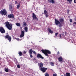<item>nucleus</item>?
Returning a JSON list of instances; mask_svg holds the SVG:
<instances>
[{
    "mask_svg": "<svg viewBox=\"0 0 76 76\" xmlns=\"http://www.w3.org/2000/svg\"><path fill=\"white\" fill-rule=\"evenodd\" d=\"M58 60L59 61H62L63 60V58H62L61 57H60L58 58Z\"/></svg>",
    "mask_w": 76,
    "mask_h": 76,
    "instance_id": "obj_14",
    "label": "nucleus"
},
{
    "mask_svg": "<svg viewBox=\"0 0 76 76\" xmlns=\"http://www.w3.org/2000/svg\"><path fill=\"white\" fill-rule=\"evenodd\" d=\"M58 54H59V52H58Z\"/></svg>",
    "mask_w": 76,
    "mask_h": 76,
    "instance_id": "obj_48",
    "label": "nucleus"
},
{
    "mask_svg": "<svg viewBox=\"0 0 76 76\" xmlns=\"http://www.w3.org/2000/svg\"><path fill=\"white\" fill-rule=\"evenodd\" d=\"M17 67H18V68L19 69L20 67V65H17Z\"/></svg>",
    "mask_w": 76,
    "mask_h": 76,
    "instance_id": "obj_31",
    "label": "nucleus"
},
{
    "mask_svg": "<svg viewBox=\"0 0 76 76\" xmlns=\"http://www.w3.org/2000/svg\"><path fill=\"white\" fill-rule=\"evenodd\" d=\"M4 70L6 72H9V69L7 68H5Z\"/></svg>",
    "mask_w": 76,
    "mask_h": 76,
    "instance_id": "obj_19",
    "label": "nucleus"
},
{
    "mask_svg": "<svg viewBox=\"0 0 76 76\" xmlns=\"http://www.w3.org/2000/svg\"><path fill=\"white\" fill-rule=\"evenodd\" d=\"M18 54H19L20 56H21L22 55V53L21 52H19L18 53Z\"/></svg>",
    "mask_w": 76,
    "mask_h": 76,
    "instance_id": "obj_23",
    "label": "nucleus"
},
{
    "mask_svg": "<svg viewBox=\"0 0 76 76\" xmlns=\"http://www.w3.org/2000/svg\"><path fill=\"white\" fill-rule=\"evenodd\" d=\"M0 31L1 33L3 34L5 33V30L3 27L0 28Z\"/></svg>",
    "mask_w": 76,
    "mask_h": 76,
    "instance_id": "obj_4",
    "label": "nucleus"
},
{
    "mask_svg": "<svg viewBox=\"0 0 76 76\" xmlns=\"http://www.w3.org/2000/svg\"><path fill=\"white\" fill-rule=\"evenodd\" d=\"M67 11L68 12H69V10H68Z\"/></svg>",
    "mask_w": 76,
    "mask_h": 76,
    "instance_id": "obj_46",
    "label": "nucleus"
},
{
    "mask_svg": "<svg viewBox=\"0 0 76 76\" xmlns=\"http://www.w3.org/2000/svg\"><path fill=\"white\" fill-rule=\"evenodd\" d=\"M70 22H72V19H70L69 20Z\"/></svg>",
    "mask_w": 76,
    "mask_h": 76,
    "instance_id": "obj_38",
    "label": "nucleus"
},
{
    "mask_svg": "<svg viewBox=\"0 0 76 76\" xmlns=\"http://www.w3.org/2000/svg\"><path fill=\"white\" fill-rule=\"evenodd\" d=\"M64 76H67V75H66V74H64Z\"/></svg>",
    "mask_w": 76,
    "mask_h": 76,
    "instance_id": "obj_45",
    "label": "nucleus"
},
{
    "mask_svg": "<svg viewBox=\"0 0 76 76\" xmlns=\"http://www.w3.org/2000/svg\"><path fill=\"white\" fill-rule=\"evenodd\" d=\"M67 0V1H69V2L70 4H71V2H72V0Z\"/></svg>",
    "mask_w": 76,
    "mask_h": 76,
    "instance_id": "obj_25",
    "label": "nucleus"
},
{
    "mask_svg": "<svg viewBox=\"0 0 76 76\" xmlns=\"http://www.w3.org/2000/svg\"><path fill=\"white\" fill-rule=\"evenodd\" d=\"M72 43H73V42H72Z\"/></svg>",
    "mask_w": 76,
    "mask_h": 76,
    "instance_id": "obj_49",
    "label": "nucleus"
},
{
    "mask_svg": "<svg viewBox=\"0 0 76 76\" xmlns=\"http://www.w3.org/2000/svg\"><path fill=\"white\" fill-rule=\"evenodd\" d=\"M15 39H16V40H17L18 41H21L22 40V39H19V38H15Z\"/></svg>",
    "mask_w": 76,
    "mask_h": 76,
    "instance_id": "obj_20",
    "label": "nucleus"
},
{
    "mask_svg": "<svg viewBox=\"0 0 76 76\" xmlns=\"http://www.w3.org/2000/svg\"><path fill=\"white\" fill-rule=\"evenodd\" d=\"M37 57L38 58H42V59H44V58L40 54H39L37 55Z\"/></svg>",
    "mask_w": 76,
    "mask_h": 76,
    "instance_id": "obj_8",
    "label": "nucleus"
},
{
    "mask_svg": "<svg viewBox=\"0 0 76 76\" xmlns=\"http://www.w3.org/2000/svg\"><path fill=\"white\" fill-rule=\"evenodd\" d=\"M26 26V23L25 22H24L23 23V26Z\"/></svg>",
    "mask_w": 76,
    "mask_h": 76,
    "instance_id": "obj_17",
    "label": "nucleus"
},
{
    "mask_svg": "<svg viewBox=\"0 0 76 76\" xmlns=\"http://www.w3.org/2000/svg\"><path fill=\"white\" fill-rule=\"evenodd\" d=\"M23 53H24V54H26V52L24 51H23Z\"/></svg>",
    "mask_w": 76,
    "mask_h": 76,
    "instance_id": "obj_39",
    "label": "nucleus"
},
{
    "mask_svg": "<svg viewBox=\"0 0 76 76\" xmlns=\"http://www.w3.org/2000/svg\"><path fill=\"white\" fill-rule=\"evenodd\" d=\"M53 76H57V74H53Z\"/></svg>",
    "mask_w": 76,
    "mask_h": 76,
    "instance_id": "obj_35",
    "label": "nucleus"
},
{
    "mask_svg": "<svg viewBox=\"0 0 76 76\" xmlns=\"http://www.w3.org/2000/svg\"><path fill=\"white\" fill-rule=\"evenodd\" d=\"M75 20L76 21V18H75Z\"/></svg>",
    "mask_w": 76,
    "mask_h": 76,
    "instance_id": "obj_47",
    "label": "nucleus"
},
{
    "mask_svg": "<svg viewBox=\"0 0 76 76\" xmlns=\"http://www.w3.org/2000/svg\"><path fill=\"white\" fill-rule=\"evenodd\" d=\"M5 26L9 29V30H11L12 29V25L10 24L8 22L5 23Z\"/></svg>",
    "mask_w": 76,
    "mask_h": 76,
    "instance_id": "obj_2",
    "label": "nucleus"
},
{
    "mask_svg": "<svg viewBox=\"0 0 76 76\" xmlns=\"http://www.w3.org/2000/svg\"><path fill=\"white\" fill-rule=\"evenodd\" d=\"M8 39V40H9V41H10H10H11V39H12V38L11 37H10V36L7 39Z\"/></svg>",
    "mask_w": 76,
    "mask_h": 76,
    "instance_id": "obj_18",
    "label": "nucleus"
},
{
    "mask_svg": "<svg viewBox=\"0 0 76 76\" xmlns=\"http://www.w3.org/2000/svg\"><path fill=\"white\" fill-rule=\"evenodd\" d=\"M73 24H74V25H76V23L75 22L74 23H73Z\"/></svg>",
    "mask_w": 76,
    "mask_h": 76,
    "instance_id": "obj_41",
    "label": "nucleus"
},
{
    "mask_svg": "<svg viewBox=\"0 0 76 76\" xmlns=\"http://www.w3.org/2000/svg\"><path fill=\"white\" fill-rule=\"evenodd\" d=\"M38 64L39 67H43V64L42 62H41L40 63H38Z\"/></svg>",
    "mask_w": 76,
    "mask_h": 76,
    "instance_id": "obj_11",
    "label": "nucleus"
},
{
    "mask_svg": "<svg viewBox=\"0 0 76 76\" xmlns=\"http://www.w3.org/2000/svg\"><path fill=\"white\" fill-rule=\"evenodd\" d=\"M66 76H70V73H66Z\"/></svg>",
    "mask_w": 76,
    "mask_h": 76,
    "instance_id": "obj_27",
    "label": "nucleus"
},
{
    "mask_svg": "<svg viewBox=\"0 0 76 76\" xmlns=\"http://www.w3.org/2000/svg\"><path fill=\"white\" fill-rule=\"evenodd\" d=\"M30 57L31 58H32V57H33V56H32V55H31V54H30Z\"/></svg>",
    "mask_w": 76,
    "mask_h": 76,
    "instance_id": "obj_37",
    "label": "nucleus"
},
{
    "mask_svg": "<svg viewBox=\"0 0 76 76\" xmlns=\"http://www.w3.org/2000/svg\"><path fill=\"white\" fill-rule=\"evenodd\" d=\"M59 21L61 23H63L64 22V19L63 18H61L60 19Z\"/></svg>",
    "mask_w": 76,
    "mask_h": 76,
    "instance_id": "obj_10",
    "label": "nucleus"
},
{
    "mask_svg": "<svg viewBox=\"0 0 76 76\" xmlns=\"http://www.w3.org/2000/svg\"><path fill=\"white\" fill-rule=\"evenodd\" d=\"M45 76H49V75L48 74V73H46Z\"/></svg>",
    "mask_w": 76,
    "mask_h": 76,
    "instance_id": "obj_33",
    "label": "nucleus"
},
{
    "mask_svg": "<svg viewBox=\"0 0 76 76\" xmlns=\"http://www.w3.org/2000/svg\"><path fill=\"white\" fill-rule=\"evenodd\" d=\"M45 16L46 18H47V17H48V15L47 14H46L45 15Z\"/></svg>",
    "mask_w": 76,
    "mask_h": 76,
    "instance_id": "obj_40",
    "label": "nucleus"
},
{
    "mask_svg": "<svg viewBox=\"0 0 76 76\" xmlns=\"http://www.w3.org/2000/svg\"><path fill=\"white\" fill-rule=\"evenodd\" d=\"M58 34V33H56L55 34V36H57V35Z\"/></svg>",
    "mask_w": 76,
    "mask_h": 76,
    "instance_id": "obj_36",
    "label": "nucleus"
},
{
    "mask_svg": "<svg viewBox=\"0 0 76 76\" xmlns=\"http://www.w3.org/2000/svg\"><path fill=\"white\" fill-rule=\"evenodd\" d=\"M24 30L26 32H27V31H28V27H25Z\"/></svg>",
    "mask_w": 76,
    "mask_h": 76,
    "instance_id": "obj_24",
    "label": "nucleus"
},
{
    "mask_svg": "<svg viewBox=\"0 0 76 76\" xmlns=\"http://www.w3.org/2000/svg\"><path fill=\"white\" fill-rule=\"evenodd\" d=\"M12 8H13V7H12V5L10 4V10H11V9H12Z\"/></svg>",
    "mask_w": 76,
    "mask_h": 76,
    "instance_id": "obj_21",
    "label": "nucleus"
},
{
    "mask_svg": "<svg viewBox=\"0 0 76 76\" xmlns=\"http://www.w3.org/2000/svg\"><path fill=\"white\" fill-rule=\"evenodd\" d=\"M48 31L51 34H53V31H52L50 29H49Z\"/></svg>",
    "mask_w": 76,
    "mask_h": 76,
    "instance_id": "obj_22",
    "label": "nucleus"
},
{
    "mask_svg": "<svg viewBox=\"0 0 76 76\" xmlns=\"http://www.w3.org/2000/svg\"><path fill=\"white\" fill-rule=\"evenodd\" d=\"M6 38H8V37H9V35H6V36L5 37Z\"/></svg>",
    "mask_w": 76,
    "mask_h": 76,
    "instance_id": "obj_28",
    "label": "nucleus"
},
{
    "mask_svg": "<svg viewBox=\"0 0 76 76\" xmlns=\"http://www.w3.org/2000/svg\"><path fill=\"white\" fill-rule=\"evenodd\" d=\"M48 1H49V3H53L55 2L54 0H48Z\"/></svg>",
    "mask_w": 76,
    "mask_h": 76,
    "instance_id": "obj_12",
    "label": "nucleus"
},
{
    "mask_svg": "<svg viewBox=\"0 0 76 76\" xmlns=\"http://www.w3.org/2000/svg\"><path fill=\"white\" fill-rule=\"evenodd\" d=\"M0 13L1 14V15H6L7 14V11H6V10L4 9L2 10L0 12Z\"/></svg>",
    "mask_w": 76,
    "mask_h": 76,
    "instance_id": "obj_3",
    "label": "nucleus"
},
{
    "mask_svg": "<svg viewBox=\"0 0 76 76\" xmlns=\"http://www.w3.org/2000/svg\"><path fill=\"white\" fill-rule=\"evenodd\" d=\"M74 2L75 3H76V0H74Z\"/></svg>",
    "mask_w": 76,
    "mask_h": 76,
    "instance_id": "obj_42",
    "label": "nucleus"
},
{
    "mask_svg": "<svg viewBox=\"0 0 76 76\" xmlns=\"http://www.w3.org/2000/svg\"><path fill=\"white\" fill-rule=\"evenodd\" d=\"M8 18H13L14 17V16H13V15L12 14H11L10 15H8Z\"/></svg>",
    "mask_w": 76,
    "mask_h": 76,
    "instance_id": "obj_9",
    "label": "nucleus"
},
{
    "mask_svg": "<svg viewBox=\"0 0 76 76\" xmlns=\"http://www.w3.org/2000/svg\"><path fill=\"white\" fill-rule=\"evenodd\" d=\"M33 52L34 54H36V53L33 50Z\"/></svg>",
    "mask_w": 76,
    "mask_h": 76,
    "instance_id": "obj_34",
    "label": "nucleus"
},
{
    "mask_svg": "<svg viewBox=\"0 0 76 76\" xmlns=\"http://www.w3.org/2000/svg\"><path fill=\"white\" fill-rule=\"evenodd\" d=\"M50 65L51 66H54V63L52 62H50Z\"/></svg>",
    "mask_w": 76,
    "mask_h": 76,
    "instance_id": "obj_26",
    "label": "nucleus"
},
{
    "mask_svg": "<svg viewBox=\"0 0 76 76\" xmlns=\"http://www.w3.org/2000/svg\"><path fill=\"white\" fill-rule=\"evenodd\" d=\"M44 13H45V14H46V13H47V11L45 10L44 11Z\"/></svg>",
    "mask_w": 76,
    "mask_h": 76,
    "instance_id": "obj_32",
    "label": "nucleus"
},
{
    "mask_svg": "<svg viewBox=\"0 0 76 76\" xmlns=\"http://www.w3.org/2000/svg\"><path fill=\"white\" fill-rule=\"evenodd\" d=\"M25 34V33L24 32V31H21V34L20 36V38H22L24 37V35Z\"/></svg>",
    "mask_w": 76,
    "mask_h": 76,
    "instance_id": "obj_5",
    "label": "nucleus"
},
{
    "mask_svg": "<svg viewBox=\"0 0 76 76\" xmlns=\"http://www.w3.org/2000/svg\"><path fill=\"white\" fill-rule=\"evenodd\" d=\"M33 51V50H32V49H31L29 50V52L30 54H32Z\"/></svg>",
    "mask_w": 76,
    "mask_h": 76,
    "instance_id": "obj_13",
    "label": "nucleus"
},
{
    "mask_svg": "<svg viewBox=\"0 0 76 76\" xmlns=\"http://www.w3.org/2000/svg\"><path fill=\"white\" fill-rule=\"evenodd\" d=\"M59 37H60V38H61V34H59Z\"/></svg>",
    "mask_w": 76,
    "mask_h": 76,
    "instance_id": "obj_43",
    "label": "nucleus"
},
{
    "mask_svg": "<svg viewBox=\"0 0 76 76\" xmlns=\"http://www.w3.org/2000/svg\"><path fill=\"white\" fill-rule=\"evenodd\" d=\"M41 51L42 53H44L46 56H48V54H51V52L48 50H42Z\"/></svg>",
    "mask_w": 76,
    "mask_h": 76,
    "instance_id": "obj_1",
    "label": "nucleus"
},
{
    "mask_svg": "<svg viewBox=\"0 0 76 76\" xmlns=\"http://www.w3.org/2000/svg\"><path fill=\"white\" fill-rule=\"evenodd\" d=\"M59 27H61V26H62V24H61V23H60L59 25Z\"/></svg>",
    "mask_w": 76,
    "mask_h": 76,
    "instance_id": "obj_29",
    "label": "nucleus"
},
{
    "mask_svg": "<svg viewBox=\"0 0 76 76\" xmlns=\"http://www.w3.org/2000/svg\"><path fill=\"white\" fill-rule=\"evenodd\" d=\"M61 76H62V75H61Z\"/></svg>",
    "mask_w": 76,
    "mask_h": 76,
    "instance_id": "obj_50",
    "label": "nucleus"
},
{
    "mask_svg": "<svg viewBox=\"0 0 76 76\" xmlns=\"http://www.w3.org/2000/svg\"><path fill=\"white\" fill-rule=\"evenodd\" d=\"M20 7V5H18L17 6V9H19V8Z\"/></svg>",
    "mask_w": 76,
    "mask_h": 76,
    "instance_id": "obj_30",
    "label": "nucleus"
},
{
    "mask_svg": "<svg viewBox=\"0 0 76 76\" xmlns=\"http://www.w3.org/2000/svg\"><path fill=\"white\" fill-rule=\"evenodd\" d=\"M33 19H37V17H36V15L34 14V13H33Z\"/></svg>",
    "mask_w": 76,
    "mask_h": 76,
    "instance_id": "obj_15",
    "label": "nucleus"
},
{
    "mask_svg": "<svg viewBox=\"0 0 76 76\" xmlns=\"http://www.w3.org/2000/svg\"><path fill=\"white\" fill-rule=\"evenodd\" d=\"M41 70L44 73L47 70V68H41Z\"/></svg>",
    "mask_w": 76,
    "mask_h": 76,
    "instance_id": "obj_6",
    "label": "nucleus"
},
{
    "mask_svg": "<svg viewBox=\"0 0 76 76\" xmlns=\"http://www.w3.org/2000/svg\"><path fill=\"white\" fill-rule=\"evenodd\" d=\"M55 23L56 24V25H57L58 24H60V21H59V20H58L56 19H55Z\"/></svg>",
    "mask_w": 76,
    "mask_h": 76,
    "instance_id": "obj_7",
    "label": "nucleus"
},
{
    "mask_svg": "<svg viewBox=\"0 0 76 76\" xmlns=\"http://www.w3.org/2000/svg\"><path fill=\"white\" fill-rule=\"evenodd\" d=\"M16 25L17 26H20V24L19 23H16Z\"/></svg>",
    "mask_w": 76,
    "mask_h": 76,
    "instance_id": "obj_16",
    "label": "nucleus"
},
{
    "mask_svg": "<svg viewBox=\"0 0 76 76\" xmlns=\"http://www.w3.org/2000/svg\"><path fill=\"white\" fill-rule=\"evenodd\" d=\"M15 3H16V4H17L18 3V2H17V1H16Z\"/></svg>",
    "mask_w": 76,
    "mask_h": 76,
    "instance_id": "obj_44",
    "label": "nucleus"
}]
</instances>
